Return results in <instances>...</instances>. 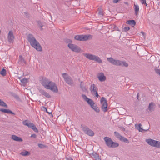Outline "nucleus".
<instances>
[{
	"label": "nucleus",
	"instance_id": "f257e3e1",
	"mask_svg": "<svg viewBox=\"0 0 160 160\" xmlns=\"http://www.w3.org/2000/svg\"><path fill=\"white\" fill-rule=\"evenodd\" d=\"M42 84L47 89L50 90L53 92L57 93L58 92V87L55 83L46 78H42L41 81Z\"/></svg>",
	"mask_w": 160,
	"mask_h": 160
},
{
	"label": "nucleus",
	"instance_id": "f03ea898",
	"mask_svg": "<svg viewBox=\"0 0 160 160\" xmlns=\"http://www.w3.org/2000/svg\"><path fill=\"white\" fill-rule=\"evenodd\" d=\"M27 39L30 43V45L37 50L38 51H41L42 50L41 48L39 43L36 40L33 35L29 34L27 36Z\"/></svg>",
	"mask_w": 160,
	"mask_h": 160
},
{
	"label": "nucleus",
	"instance_id": "7ed1b4c3",
	"mask_svg": "<svg viewBox=\"0 0 160 160\" xmlns=\"http://www.w3.org/2000/svg\"><path fill=\"white\" fill-rule=\"evenodd\" d=\"M104 140L105 142L106 145L108 147L110 148H115L119 146V144L112 141L111 139L108 137H106L104 138Z\"/></svg>",
	"mask_w": 160,
	"mask_h": 160
},
{
	"label": "nucleus",
	"instance_id": "20e7f679",
	"mask_svg": "<svg viewBox=\"0 0 160 160\" xmlns=\"http://www.w3.org/2000/svg\"><path fill=\"white\" fill-rule=\"evenodd\" d=\"M83 55L89 60L95 61L99 63H102V60L98 56L89 53H83Z\"/></svg>",
	"mask_w": 160,
	"mask_h": 160
},
{
	"label": "nucleus",
	"instance_id": "39448f33",
	"mask_svg": "<svg viewBox=\"0 0 160 160\" xmlns=\"http://www.w3.org/2000/svg\"><path fill=\"white\" fill-rule=\"evenodd\" d=\"M92 36L90 35H77L74 37V39L77 40L83 41L90 40Z\"/></svg>",
	"mask_w": 160,
	"mask_h": 160
},
{
	"label": "nucleus",
	"instance_id": "423d86ee",
	"mask_svg": "<svg viewBox=\"0 0 160 160\" xmlns=\"http://www.w3.org/2000/svg\"><path fill=\"white\" fill-rule=\"evenodd\" d=\"M146 142L150 145L160 148V142L151 139H146Z\"/></svg>",
	"mask_w": 160,
	"mask_h": 160
},
{
	"label": "nucleus",
	"instance_id": "0eeeda50",
	"mask_svg": "<svg viewBox=\"0 0 160 160\" xmlns=\"http://www.w3.org/2000/svg\"><path fill=\"white\" fill-rule=\"evenodd\" d=\"M81 127L85 134L90 136H93L94 135V133L87 126L81 125Z\"/></svg>",
	"mask_w": 160,
	"mask_h": 160
},
{
	"label": "nucleus",
	"instance_id": "6e6552de",
	"mask_svg": "<svg viewBox=\"0 0 160 160\" xmlns=\"http://www.w3.org/2000/svg\"><path fill=\"white\" fill-rule=\"evenodd\" d=\"M23 124L24 125L28 126V128H32L34 132H38V130L35 126L28 120H26L23 121Z\"/></svg>",
	"mask_w": 160,
	"mask_h": 160
},
{
	"label": "nucleus",
	"instance_id": "1a4fd4ad",
	"mask_svg": "<svg viewBox=\"0 0 160 160\" xmlns=\"http://www.w3.org/2000/svg\"><path fill=\"white\" fill-rule=\"evenodd\" d=\"M100 103L102 105L101 108L102 110L104 112H107L108 110V103L107 101L104 97H102L100 100Z\"/></svg>",
	"mask_w": 160,
	"mask_h": 160
},
{
	"label": "nucleus",
	"instance_id": "9d476101",
	"mask_svg": "<svg viewBox=\"0 0 160 160\" xmlns=\"http://www.w3.org/2000/svg\"><path fill=\"white\" fill-rule=\"evenodd\" d=\"M68 47L72 51L77 53H79L81 51L80 48L78 46L72 43H68Z\"/></svg>",
	"mask_w": 160,
	"mask_h": 160
},
{
	"label": "nucleus",
	"instance_id": "9b49d317",
	"mask_svg": "<svg viewBox=\"0 0 160 160\" xmlns=\"http://www.w3.org/2000/svg\"><path fill=\"white\" fill-rule=\"evenodd\" d=\"M62 76L64 81L67 84L69 85H72L73 83L72 79L68 74L66 73H63L62 74Z\"/></svg>",
	"mask_w": 160,
	"mask_h": 160
},
{
	"label": "nucleus",
	"instance_id": "f8f14e48",
	"mask_svg": "<svg viewBox=\"0 0 160 160\" xmlns=\"http://www.w3.org/2000/svg\"><path fill=\"white\" fill-rule=\"evenodd\" d=\"M90 90L91 93L97 98L99 97L98 93V88L94 84H92L90 88Z\"/></svg>",
	"mask_w": 160,
	"mask_h": 160
},
{
	"label": "nucleus",
	"instance_id": "ddd939ff",
	"mask_svg": "<svg viewBox=\"0 0 160 160\" xmlns=\"http://www.w3.org/2000/svg\"><path fill=\"white\" fill-rule=\"evenodd\" d=\"M107 60L113 65L118 66H120L121 65V61L119 60L114 59L111 57L107 58Z\"/></svg>",
	"mask_w": 160,
	"mask_h": 160
},
{
	"label": "nucleus",
	"instance_id": "4468645a",
	"mask_svg": "<svg viewBox=\"0 0 160 160\" xmlns=\"http://www.w3.org/2000/svg\"><path fill=\"white\" fill-rule=\"evenodd\" d=\"M14 37L12 31H10L8 35V39L9 43H12L13 41Z\"/></svg>",
	"mask_w": 160,
	"mask_h": 160
},
{
	"label": "nucleus",
	"instance_id": "2eb2a0df",
	"mask_svg": "<svg viewBox=\"0 0 160 160\" xmlns=\"http://www.w3.org/2000/svg\"><path fill=\"white\" fill-rule=\"evenodd\" d=\"M82 96L83 99L89 105L92 104H94V102L93 101L92 99L88 98L86 95L82 94Z\"/></svg>",
	"mask_w": 160,
	"mask_h": 160
},
{
	"label": "nucleus",
	"instance_id": "dca6fc26",
	"mask_svg": "<svg viewBox=\"0 0 160 160\" xmlns=\"http://www.w3.org/2000/svg\"><path fill=\"white\" fill-rule=\"evenodd\" d=\"M98 78L101 82L104 81L106 80V77L104 75L103 73L101 72L99 73L98 76Z\"/></svg>",
	"mask_w": 160,
	"mask_h": 160
},
{
	"label": "nucleus",
	"instance_id": "f3484780",
	"mask_svg": "<svg viewBox=\"0 0 160 160\" xmlns=\"http://www.w3.org/2000/svg\"><path fill=\"white\" fill-rule=\"evenodd\" d=\"M135 128L139 130V132H142L143 131H148L149 129V128H148L147 129H144L143 128H142L141 126H142L141 124H135Z\"/></svg>",
	"mask_w": 160,
	"mask_h": 160
},
{
	"label": "nucleus",
	"instance_id": "a211bd4d",
	"mask_svg": "<svg viewBox=\"0 0 160 160\" xmlns=\"http://www.w3.org/2000/svg\"><path fill=\"white\" fill-rule=\"evenodd\" d=\"M39 92L42 94V95L45 96L46 97L49 98L51 97V96L45 90L42 89L39 90Z\"/></svg>",
	"mask_w": 160,
	"mask_h": 160
},
{
	"label": "nucleus",
	"instance_id": "6ab92c4d",
	"mask_svg": "<svg viewBox=\"0 0 160 160\" xmlns=\"http://www.w3.org/2000/svg\"><path fill=\"white\" fill-rule=\"evenodd\" d=\"M11 138L14 140L17 141L22 142L23 141L22 139L21 138L18 137L14 135H12Z\"/></svg>",
	"mask_w": 160,
	"mask_h": 160
},
{
	"label": "nucleus",
	"instance_id": "aec40b11",
	"mask_svg": "<svg viewBox=\"0 0 160 160\" xmlns=\"http://www.w3.org/2000/svg\"><path fill=\"white\" fill-rule=\"evenodd\" d=\"M0 111L4 113H10L13 115L15 114V113L14 112H12L11 111L8 109L0 108Z\"/></svg>",
	"mask_w": 160,
	"mask_h": 160
},
{
	"label": "nucleus",
	"instance_id": "412c9836",
	"mask_svg": "<svg viewBox=\"0 0 160 160\" xmlns=\"http://www.w3.org/2000/svg\"><path fill=\"white\" fill-rule=\"evenodd\" d=\"M19 60L18 63L19 64L24 65L26 63V62L24 59L22 58V56L20 55L19 56Z\"/></svg>",
	"mask_w": 160,
	"mask_h": 160
},
{
	"label": "nucleus",
	"instance_id": "4be33fe9",
	"mask_svg": "<svg viewBox=\"0 0 160 160\" xmlns=\"http://www.w3.org/2000/svg\"><path fill=\"white\" fill-rule=\"evenodd\" d=\"M92 157L95 159V160H101L98 154L96 152H93L92 153Z\"/></svg>",
	"mask_w": 160,
	"mask_h": 160
},
{
	"label": "nucleus",
	"instance_id": "5701e85b",
	"mask_svg": "<svg viewBox=\"0 0 160 160\" xmlns=\"http://www.w3.org/2000/svg\"><path fill=\"white\" fill-rule=\"evenodd\" d=\"M126 23L130 25L132 27H134L136 24V22L134 20H130L127 21Z\"/></svg>",
	"mask_w": 160,
	"mask_h": 160
},
{
	"label": "nucleus",
	"instance_id": "b1692460",
	"mask_svg": "<svg viewBox=\"0 0 160 160\" xmlns=\"http://www.w3.org/2000/svg\"><path fill=\"white\" fill-rule=\"evenodd\" d=\"M134 7L135 13L136 15L138 16V12L139 11V7L138 5L135 4L134 5Z\"/></svg>",
	"mask_w": 160,
	"mask_h": 160
},
{
	"label": "nucleus",
	"instance_id": "393cba45",
	"mask_svg": "<svg viewBox=\"0 0 160 160\" xmlns=\"http://www.w3.org/2000/svg\"><path fill=\"white\" fill-rule=\"evenodd\" d=\"M20 154L24 156H29L30 155V153L28 151L25 150L21 152Z\"/></svg>",
	"mask_w": 160,
	"mask_h": 160
},
{
	"label": "nucleus",
	"instance_id": "a878e982",
	"mask_svg": "<svg viewBox=\"0 0 160 160\" xmlns=\"http://www.w3.org/2000/svg\"><path fill=\"white\" fill-rule=\"evenodd\" d=\"M154 105V104L152 102H151V103H150L149 104V105L148 106V109L150 111H153V110H154V108H153Z\"/></svg>",
	"mask_w": 160,
	"mask_h": 160
},
{
	"label": "nucleus",
	"instance_id": "bb28decb",
	"mask_svg": "<svg viewBox=\"0 0 160 160\" xmlns=\"http://www.w3.org/2000/svg\"><path fill=\"white\" fill-rule=\"evenodd\" d=\"M120 140L126 143H128L129 142L128 139H127L126 138L122 136V138H120Z\"/></svg>",
	"mask_w": 160,
	"mask_h": 160
},
{
	"label": "nucleus",
	"instance_id": "cd10ccee",
	"mask_svg": "<svg viewBox=\"0 0 160 160\" xmlns=\"http://www.w3.org/2000/svg\"><path fill=\"white\" fill-rule=\"evenodd\" d=\"M114 133L115 137L118 139H120L121 138H122V136L118 132L115 131L114 132Z\"/></svg>",
	"mask_w": 160,
	"mask_h": 160
},
{
	"label": "nucleus",
	"instance_id": "c85d7f7f",
	"mask_svg": "<svg viewBox=\"0 0 160 160\" xmlns=\"http://www.w3.org/2000/svg\"><path fill=\"white\" fill-rule=\"evenodd\" d=\"M82 82H81L80 84V87L82 90L84 92H87V89L86 88V87L84 86H83L82 84Z\"/></svg>",
	"mask_w": 160,
	"mask_h": 160
},
{
	"label": "nucleus",
	"instance_id": "c756f323",
	"mask_svg": "<svg viewBox=\"0 0 160 160\" xmlns=\"http://www.w3.org/2000/svg\"><path fill=\"white\" fill-rule=\"evenodd\" d=\"M0 73L3 76H4L6 75V70L4 69H3L0 72Z\"/></svg>",
	"mask_w": 160,
	"mask_h": 160
},
{
	"label": "nucleus",
	"instance_id": "7c9ffc66",
	"mask_svg": "<svg viewBox=\"0 0 160 160\" xmlns=\"http://www.w3.org/2000/svg\"><path fill=\"white\" fill-rule=\"evenodd\" d=\"M28 79L26 78H23L21 80V82L22 83L23 85L25 84L28 82Z\"/></svg>",
	"mask_w": 160,
	"mask_h": 160
},
{
	"label": "nucleus",
	"instance_id": "2f4dec72",
	"mask_svg": "<svg viewBox=\"0 0 160 160\" xmlns=\"http://www.w3.org/2000/svg\"><path fill=\"white\" fill-rule=\"evenodd\" d=\"M121 65L120 66H123L125 67H128V64L126 62L124 61H121Z\"/></svg>",
	"mask_w": 160,
	"mask_h": 160
},
{
	"label": "nucleus",
	"instance_id": "473e14b6",
	"mask_svg": "<svg viewBox=\"0 0 160 160\" xmlns=\"http://www.w3.org/2000/svg\"><path fill=\"white\" fill-rule=\"evenodd\" d=\"M94 111L97 112H100L99 108H98V107L97 106V105H95V106L93 108H92Z\"/></svg>",
	"mask_w": 160,
	"mask_h": 160
},
{
	"label": "nucleus",
	"instance_id": "72a5a7b5",
	"mask_svg": "<svg viewBox=\"0 0 160 160\" xmlns=\"http://www.w3.org/2000/svg\"><path fill=\"white\" fill-rule=\"evenodd\" d=\"M38 25L40 27V29L41 30H42V27L43 25L42 23L40 21H38Z\"/></svg>",
	"mask_w": 160,
	"mask_h": 160
},
{
	"label": "nucleus",
	"instance_id": "f704fd0d",
	"mask_svg": "<svg viewBox=\"0 0 160 160\" xmlns=\"http://www.w3.org/2000/svg\"><path fill=\"white\" fill-rule=\"evenodd\" d=\"M0 106L8 108L7 105L3 101H2V102H1V104H0Z\"/></svg>",
	"mask_w": 160,
	"mask_h": 160
},
{
	"label": "nucleus",
	"instance_id": "c9c22d12",
	"mask_svg": "<svg viewBox=\"0 0 160 160\" xmlns=\"http://www.w3.org/2000/svg\"><path fill=\"white\" fill-rule=\"evenodd\" d=\"M99 12L98 13L99 15H100L101 16H102L103 14L102 12V10L101 8H99Z\"/></svg>",
	"mask_w": 160,
	"mask_h": 160
},
{
	"label": "nucleus",
	"instance_id": "e433bc0d",
	"mask_svg": "<svg viewBox=\"0 0 160 160\" xmlns=\"http://www.w3.org/2000/svg\"><path fill=\"white\" fill-rule=\"evenodd\" d=\"M24 17L27 18H29L30 15L27 12H24Z\"/></svg>",
	"mask_w": 160,
	"mask_h": 160
},
{
	"label": "nucleus",
	"instance_id": "4c0bfd02",
	"mask_svg": "<svg viewBox=\"0 0 160 160\" xmlns=\"http://www.w3.org/2000/svg\"><path fill=\"white\" fill-rule=\"evenodd\" d=\"M65 42L67 43H71L72 42V40L69 39H66Z\"/></svg>",
	"mask_w": 160,
	"mask_h": 160
},
{
	"label": "nucleus",
	"instance_id": "58836bf2",
	"mask_svg": "<svg viewBox=\"0 0 160 160\" xmlns=\"http://www.w3.org/2000/svg\"><path fill=\"white\" fill-rule=\"evenodd\" d=\"M155 71L157 74L160 76V69H155Z\"/></svg>",
	"mask_w": 160,
	"mask_h": 160
},
{
	"label": "nucleus",
	"instance_id": "ea45409f",
	"mask_svg": "<svg viewBox=\"0 0 160 160\" xmlns=\"http://www.w3.org/2000/svg\"><path fill=\"white\" fill-rule=\"evenodd\" d=\"M140 1L142 4H145L146 6L147 5V4L146 3V0H140Z\"/></svg>",
	"mask_w": 160,
	"mask_h": 160
},
{
	"label": "nucleus",
	"instance_id": "a19ab883",
	"mask_svg": "<svg viewBox=\"0 0 160 160\" xmlns=\"http://www.w3.org/2000/svg\"><path fill=\"white\" fill-rule=\"evenodd\" d=\"M38 146L39 147L41 148H42L45 147V146L44 145L41 143L38 144Z\"/></svg>",
	"mask_w": 160,
	"mask_h": 160
},
{
	"label": "nucleus",
	"instance_id": "79ce46f5",
	"mask_svg": "<svg viewBox=\"0 0 160 160\" xmlns=\"http://www.w3.org/2000/svg\"><path fill=\"white\" fill-rule=\"evenodd\" d=\"M66 159L67 160H73L72 158L69 156L66 157Z\"/></svg>",
	"mask_w": 160,
	"mask_h": 160
},
{
	"label": "nucleus",
	"instance_id": "37998d69",
	"mask_svg": "<svg viewBox=\"0 0 160 160\" xmlns=\"http://www.w3.org/2000/svg\"><path fill=\"white\" fill-rule=\"evenodd\" d=\"M130 28L128 27H125L124 28V30L125 31H127L130 29Z\"/></svg>",
	"mask_w": 160,
	"mask_h": 160
},
{
	"label": "nucleus",
	"instance_id": "c03bdc74",
	"mask_svg": "<svg viewBox=\"0 0 160 160\" xmlns=\"http://www.w3.org/2000/svg\"><path fill=\"white\" fill-rule=\"evenodd\" d=\"M121 0H113V2L114 3H117L119 1H120Z\"/></svg>",
	"mask_w": 160,
	"mask_h": 160
},
{
	"label": "nucleus",
	"instance_id": "a18cd8bd",
	"mask_svg": "<svg viewBox=\"0 0 160 160\" xmlns=\"http://www.w3.org/2000/svg\"><path fill=\"white\" fill-rule=\"evenodd\" d=\"M31 137L35 138H36V135L35 134H33L31 135Z\"/></svg>",
	"mask_w": 160,
	"mask_h": 160
},
{
	"label": "nucleus",
	"instance_id": "49530a36",
	"mask_svg": "<svg viewBox=\"0 0 160 160\" xmlns=\"http://www.w3.org/2000/svg\"><path fill=\"white\" fill-rule=\"evenodd\" d=\"M96 105L95 103H94V104H91V105H90V106L92 108H93Z\"/></svg>",
	"mask_w": 160,
	"mask_h": 160
},
{
	"label": "nucleus",
	"instance_id": "de8ad7c7",
	"mask_svg": "<svg viewBox=\"0 0 160 160\" xmlns=\"http://www.w3.org/2000/svg\"><path fill=\"white\" fill-rule=\"evenodd\" d=\"M42 108L45 109L46 110V111L47 113H49V114L52 113L51 112H48V111H47V109L45 107H42Z\"/></svg>",
	"mask_w": 160,
	"mask_h": 160
},
{
	"label": "nucleus",
	"instance_id": "09e8293b",
	"mask_svg": "<svg viewBox=\"0 0 160 160\" xmlns=\"http://www.w3.org/2000/svg\"><path fill=\"white\" fill-rule=\"evenodd\" d=\"M137 99H138V100H139V93H138V94L137 95Z\"/></svg>",
	"mask_w": 160,
	"mask_h": 160
},
{
	"label": "nucleus",
	"instance_id": "8fccbe9b",
	"mask_svg": "<svg viewBox=\"0 0 160 160\" xmlns=\"http://www.w3.org/2000/svg\"><path fill=\"white\" fill-rule=\"evenodd\" d=\"M121 128L122 129V130L123 131H125V128H124V127H121Z\"/></svg>",
	"mask_w": 160,
	"mask_h": 160
},
{
	"label": "nucleus",
	"instance_id": "3c124183",
	"mask_svg": "<svg viewBox=\"0 0 160 160\" xmlns=\"http://www.w3.org/2000/svg\"><path fill=\"white\" fill-rule=\"evenodd\" d=\"M124 3L126 4H128V3L127 2H125Z\"/></svg>",
	"mask_w": 160,
	"mask_h": 160
},
{
	"label": "nucleus",
	"instance_id": "603ef678",
	"mask_svg": "<svg viewBox=\"0 0 160 160\" xmlns=\"http://www.w3.org/2000/svg\"><path fill=\"white\" fill-rule=\"evenodd\" d=\"M141 33H142L143 35H144V34H145V33L144 32H141Z\"/></svg>",
	"mask_w": 160,
	"mask_h": 160
},
{
	"label": "nucleus",
	"instance_id": "864d4df0",
	"mask_svg": "<svg viewBox=\"0 0 160 160\" xmlns=\"http://www.w3.org/2000/svg\"><path fill=\"white\" fill-rule=\"evenodd\" d=\"M159 107L160 108V105Z\"/></svg>",
	"mask_w": 160,
	"mask_h": 160
}]
</instances>
